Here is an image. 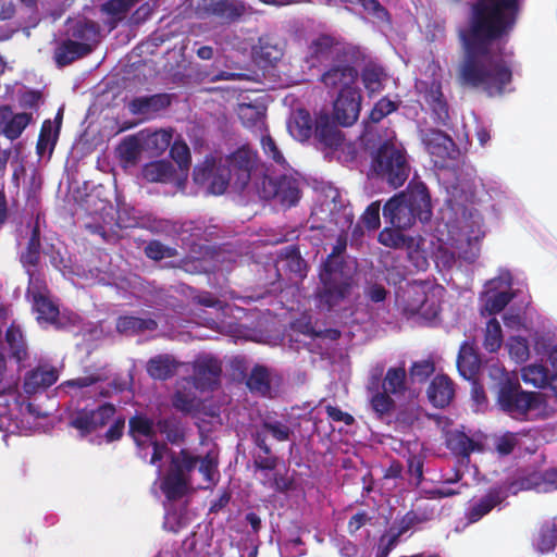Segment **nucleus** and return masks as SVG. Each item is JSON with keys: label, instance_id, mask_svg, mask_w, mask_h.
<instances>
[{"label": "nucleus", "instance_id": "ea45409f", "mask_svg": "<svg viewBox=\"0 0 557 557\" xmlns=\"http://www.w3.org/2000/svg\"><path fill=\"white\" fill-rule=\"evenodd\" d=\"M71 37L78 42L95 41L99 35V26L96 22L84 18L77 21L70 28Z\"/></svg>", "mask_w": 557, "mask_h": 557}, {"label": "nucleus", "instance_id": "9d476101", "mask_svg": "<svg viewBox=\"0 0 557 557\" xmlns=\"http://www.w3.org/2000/svg\"><path fill=\"white\" fill-rule=\"evenodd\" d=\"M115 412V406L111 403H104L96 409L85 407L71 414L69 425L75 429L79 436L84 438L107 425Z\"/></svg>", "mask_w": 557, "mask_h": 557}, {"label": "nucleus", "instance_id": "6e6d98bb", "mask_svg": "<svg viewBox=\"0 0 557 557\" xmlns=\"http://www.w3.org/2000/svg\"><path fill=\"white\" fill-rule=\"evenodd\" d=\"M424 458L421 455L410 454L407 458V472L413 478V485L418 487L423 481Z\"/></svg>", "mask_w": 557, "mask_h": 557}, {"label": "nucleus", "instance_id": "4c0bfd02", "mask_svg": "<svg viewBox=\"0 0 557 557\" xmlns=\"http://www.w3.org/2000/svg\"><path fill=\"white\" fill-rule=\"evenodd\" d=\"M156 426L161 434H164L168 442L178 444L185 440V430L182 421L176 416H169L159 419Z\"/></svg>", "mask_w": 557, "mask_h": 557}, {"label": "nucleus", "instance_id": "dca6fc26", "mask_svg": "<svg viewBox=\"0 0 557 557\" xmlns=\"http://www.w3.org/2000/svg\"><path fill=\"white\" fill-rule=\"evenodd\" d=\"M314 138L322 150L329 151L338 150L345 141L344 133L327 113H321L315 117Z\"/></svg>", "mask_w": 557, "mask_h": 557}, {"label": "nucleus", "instance_id": "3c124183", "mask_svg": "<svg viewBox=\"0 0 557 557\" xmlns=\"http://www.w3.org/2000/svg\"><path fill=\"white\" fill-rule=\"evenodd\" d=\"M522 379L525 383H531L541 387L547 381V370L542 364H530L522 370Z\"/></svg>", "mask_w": 557, "mask_h": 557}, {"label": "nucleus", "instance_id": "5fc2aeb1", "mask_svg": "<svg viewBox=\"0 0 557 557\" xmlns=\"http://www.w3.org/2000/svg\"><path fill=\"white\" fill-rule=\"evenodd\" d=\"M399 537L400 536L395 533V528H389V530L379 539L375 557H387L398 544Z\"/></svg>", "mask_w": 557, "mask_h": 557}, {"label": "nucleus", "instance_id": "72a5a7b5", "mask_svg": "<svg viewBox=\"0 0 557 557\" xmlns=\"http://www.w3.org/2000/svg\"><path fill=\"white\" fill-rule=\"evenodd\" d=\"M33 310L37 312V320L49 324H57L59 307L46 295L33 293Z\"/></svg>", "mask_w": 557, "mask_h": 557}, {"label": "nucleus", "instance_id": "a878e982", "mask_svg": "<svg viewBox=\"0 0 557 557\" xmlns=\"http://www.w3.org/2000/svg\"><path fill=\"white\" fill-rule=\"evenodd\" d=\"M59 379V373L55 368L38 367L25 376L24 391L28 394H35L52 386Z\"/></svg>", "mask_w": 557, "mask_h": 557}, {"label": "nucleus", "instance_id": "f257e3e1", "mask_svg": "<svg viewBox=\"0 0 557 557\" xmlns=\"http://www.w3.org/2000/svg\"><path fill=\"white\" fill-rule=\"evenodd\" d=\"M519 12L518 0H478L469 26L460 35L463 54L457 69L460 87L500 97L512 82V70L492 52L495 42H507Z\"/></svg>", "mask_w": 557, "mask_h": 557}, {"label": "nucleus", "instance_id": "6ab92c4d", "mask_svg": "<svg viewBox=\"0 0 557 557\" xmlns=\"http://www.w3.org/2000/svg\"><path fill=\"white\" fill-rule=\"evenodd\" d=\"M154 421L144 413H136L128 420V435L136 444L139 456L146 459L147 455H143V450L148 445V441L156 438Z\"/></svg>", "mask_w": 557, "mask_h": 557}, {"label": "nucleus", "instance_id": "7ed1b4c3", "mask_svg": "<svg viewBox=\"0 0 557 557\" xmlns=\"http://www.w3.org/2000/svg\"><path fill=\"white\" fill-rule=\"evenodd\" d=\"M383 216L393 227L410 228L417 219L430 221L432 216L431 197L423 182L411 181L407 189L393 196L383 207Z\"/></svg>", "mask_w": 557, "mask_h": 557}, {"label": "nucleus", "instance_id": "7c9ffc66", "mask_svg": "<svg viewBox=\"0 0 557 557\" xmlns=\"http://www.w3.org/2000/svg\"><path fill=\"white\" fill-rule=\"evenodd\" d=\"M289 134L299 141L308 140L313 132V123L309 111L298 109L288 122Z\"/></svg>", "mask_w": 557, "mask_h": 557}, {"label": "nucleus", "instance_id": "8fccbe9b", "mask_svg": "<svg viewBox=\"0 0 557 557\" xmlns=\"http://www.w3.org/2000/svg\"><path fill=\"white\" fill-rule=\"evenodd\" d=\"M145 253L149 259L160 261L165 258L175 257L177 251L175 248L163 245L159 240H150L145 247Z\"/></svg>", "mask_w": 557, "mask_h": 557}, {"label": "nucleus", "instance_id": "473e14b6", "mask_svg": "<svg viewBox=\"0 0 557 557\" xmlns=\"http://www.w3.org/2000/svg\"><path fill=\"white\" fill-rule=\"evenodd\" d=\"M386 77L384 67L375 63L366 64L361 71L362 84L369 96L383 90Z\"/></svg>", "mask_w": 557, "mask_h": 557}, {"label": "nucleus", "instance_id": "338daca9", "mask_svg": "<svg viewBox=\"0 0 557 557\" xmlns=\"http://www.w3.org/2000/svg\"><path fill=\"white\" fill-rule=\"evenodd\" d=\"M517 446V438L512 433H507L498 437L495 442V450L500 456L510 455Z\"/></svg>", "mask_w": 557, "mask_h": 557}, {"label": "nucleus", "instance_id": "9b49d317", "mask_svg": "<svg viewBox=\"0 0 557 557\" xmlns=\"http://www.w3.org/2000/svg\"><path fill=\"white\" fill-rule=\"evenodd\" d=\"M524 482H504L497 486L488 488L486 494L475 502L469 509L468 518L471 522H476L484 516L490 513L496 506L500 505L509 495L516 494L519 490L524 488Z\"/></svg>", "mask_w": 557, "mask_h": 557}, {"label": "nucleus", "instance_id": "37998d69", "mask_svg": "<svg viewBox=\"0 0 557 557\" xmlns=\"http://www.w3.org/2000/svg\"><path fill=\"white\" fill-rule=\"evenodd\" d=\"M257 58L263 66H273L283 55V51L276 45H271L268 40L260 39L257 50Z\"/></svg>", "mask_w": 557, "mask_h": 557}, {"label": "nucleus", "instance_id": "09e8293b", "mask_svg": "<svg viewBox=\"0 0 557 557\" xmlns=\"http://www.w3.org/2000/svg\"><path fill=\"white\" fill-rule=\"evenodd\" d=\"M261 147L264 154L270 158L273 162L282 168L288 166V163L276 145V141L273 139L271 135H264L261 138Z\"/></svg>", "mask_w": 557, "mask_h": 557}, {"label": "nucleus", "instance_id": "6e6552de", "mask_svg": "<svg viewBox=\"0 0 557 557\" xmlns=\"http://www.w3.org/2000/svg\"><path fill=\"white\" fill-rule=\"evenodd\" d=\"M260 196L265 200H274L281 207H295L302 195L301 182L293 174L264 176L261 182Z\"/></svg>", "mask_w": 557, "mask_h": 557}, {"label": "nucleus", "instance_id": "39448f33", "mask_svg": "<svg viewBox=\"0 0 557 557\" xmlns=\"http://www.w3.org/2000/svg\"><path fill=\"white\" fill-rule=\"evenodd\" d=\"M198 462L199 456L187 448L171 453L169 469L160 483V490L169 500H178L189 492L191 473Z\"/></svg>", "mask_w": 557, "mask_h": 557}, {"label": "nucleus", "instance_id": "0e129e2a", "mask_svg": "<svg viewBox=\"0 0 557 557\" xmlns=\"http://www.w3.org/2000/svg\"><path fill=\"white\" fill-rule=\"evenodd\" d=\"M252 460L255 470L261 472L274 471L280 462V458L277 456L252 455Z\"/></svg>", "mask_w": 557, "mask_h": 557}, {"label": "nucleus", "instance_id": "052dcab7", "mask_svg": "<svg viewBox=\"0 0 557 557\" xmlns=\"http://www.w3.org/2000/svg\"><path fill=\"white\" fill-rule=\"evenodd\" d=\"M435 371V364L432 360H420L412 363L410 367L411 376L416 377L419 382H424Z\"/></svg>", "mask_w": 557, "mask_h": 557}, {"label": "nucleus", "instance_id": "a19ab883", "mask_svg": "<svg viewBox=\"0 0 557 557\" xmlns=\"http://www.w3.org/2000/svg\"><path fill=\"white\" fill-rule=\"evenodd\" d=\"M242 124L247 128H261L264 125V111L250 103H242L237 110Z\"/></svg>", "mask_w": 557, "mask_h": 557}, {"label": "nucleus", "instance_id": "a18cd8bd", "mask_svg": "<svg viewBox=\"0 0 557 557\" xmlns=\"http://www.w3.org/2000/svg\"><path fill=\"white\" fill-rule=\"evenodd\" d=\"M400 231L401 230L395 227L383 228L377 237L379 243L395 249L405 247L409 242H411V238L405 236Z\"/></svg>", "mask_w": 557, "mask_h": 557}, {"label": "nucleus", "instance_id": "b1692460", "mask_svg": "<svg viewBox=\"0 0 557 557\" xmlns=\"http://www.w3.org/2000/svg\"><path fill=\"white\" fill-rule=\"evenodd\" d=\"M424 143L429 153L438 158L443 163L451 158L455 152V143L445 132L440 129H431L426 133Z\"/></svg>", "mask_w": 557, "mask_h": 557}, {"label": "nucleus", "instance_id": "1a4fd4ad", "mask_svg": "<svg viewBox=\"0 0 557 557\" xmlns=\"http://www.w3.org/2000/svg\"><path fill=\"white\" fill-rule=\"evenodd\" d=\"M233 176L231 170L220 159L207 157L202 163L197 164L193 172V180L197 185H208L212 195H222L226 191Z\"/></svg>", "mask_w": 557, "mask_h": 557}, {"label": "nucleus", "instance_id": "bb28decb", "mask_svg": "<svg viewBox=\"0 0 557 557\" xmlns=\"http://www.w3.org/2000/svg\"><path fill=\"white\" fill-rule=\"evenodd\" d=\"M41 253L40 228L38 222L32 228L30 237L27 242L25 250L21 253L20 261L26 269V272L32 281L34 272L30 268L38 265Z\"/></svg>", "mask_w": 557, "mask_h": 557}, {"label": "nucleus", "instance_id": "f3484780", "mask_svg": "<svg viewBox=\"0 0 557 557\" xmlns=\"http://www.w3.org/2000/svg\"><path fill=\"white\" fill-rule=\"evenodd\" d=\"M382 374L383 368L375 369L368 383V391L372 394L370 398V406L380 419L385 416H389L396 408V403L392 398L393 395L380 388Z\"/></svg>", "mask_w": 557, "mask_h": 557}, {"label": "nucleus", "instance_id": "20e7f679", "mask_svg": "<svg viewBox=\"0 0 557 557\" xmlns=\"http://www.w3.org/2000/svg\"><path fill=\"white\" fill-rule=\"evenodd\" d=\"M370 170L393 188L403 186L410 173L406 151L391 140H385L372 153Z\"/></svg>", "mask_w": 557, "mask_h": 557}, {"label": "nucleus", "instance_id": "e433bc0d", "mask_svg": "<svg viewBox=\"0 0 557 557\" xmlns=\"http://www.w3.org/2000/svg\"><path fill=\"white\" fill-rule=\"evenodd\" d=\"M5 342L10 349V356L17 362L27 359V346L22 330L15 323H12L5 331Z\"/></svg>", "mask_w": 557, "mask_h": 557}, {"label": "nucleus", "instance_id": "a211bd4d", "mask_svg": "<svg viewBox=\"0 0 557 557\" xmlns=\"http://www.w3.org/2000/svg\"><path fill=\"white\" fill-rule=\"evenodd\" d=\"M423 99L432 111L433 120L441 125H447L449 116V106L442 91L441 82L433 79L431 83H425Z\"/></svg>", "mask_w": 557, "mask_h": 557}, {"label": "nucleus", "instance_id": "c03bdc74", "mask_svg": "<svg viewBox=\"0 0 557 557\" xmlns=\"http://www.w3.org/2000/svg\"><path fill=\"white\" fill-rule=\"evenodd\" d=\"M284 258L288 270L299 277L307 275V263L300 255V250L297 246L292 245L284 249Z\"/></svg>", "mask_w": 557, "mask_h": 557}, {"label": "nucleus", "instance_id": "c756f323", "mask_svg": "<svg viewBox=\"0 0 557 557\" xmlns=\"http://www.w3.org/2000/svg\"><path fill=\"white\" fill-rule=\"evenodd\" d=\"M178 363L170 355H158L147 362V373L153 380L165 381L172 377Z\"/></svg>", "mask_w": 557, "mask_h": 557}, {"label": "nucleus", "instance_id": "f704fd0d", "mask_svg": "<svg viewBox=\"0 0 557 557\" xmlns=\"http://www.w3.org/2000/svg\"><path fill=\"white\" fill-rule=\"evenodd\" d=\"M158 323L151 318L123 315L116 320V331L122 334H138L144 331H154Z\"/></svg>", "mask_w": 557, "mask_h": 557}, {"label": "nucleus", "instance_id": "412c9836", "mask_svg": "<svg viewBox=\"0 0 557 557\" xmlns=\"http://www.w3.org/2000/svg\"><path fill=\"white\" fill-rule=\"evenodd\" d=\"M247 8L242 0H212L207 7V12L216 17L222 24L238 22Z\"/></svg>", "mask_w": 557, "mask_h": 557}, {"label": "nucleus", "instance_id": "393cba45", "mask_svg": "<svg viewBox=\"0 0 557 557\" xmlns=\"http://www.w3.org/2000/svg\"><path fill=\"white\" fill-rule=\"evenodd\" d=\"M0 113L3 120L10 117L2 128V134L10 140L17 139L33 121V113L21 112L13 114L10 106H2Z\"/></svg>", "mask_w": 557, "mask_h": 557}, {"label": "nucleus", "instance_id": "5701e85b", "mask_svg": "<svg viewBox=\"0 0 557 557\" xmlns=\"http://www.w3.org/2000/svg\"><path fill=\"white\" fill-rule=\"evenodd\" d=\"M171 106V97L168 94L135 97L128 103V110L134 115H152Z\"/></svg>", "mask_w": 557, "mask_h": 557}, {"label": "nucleus", "instance_id": "f8f14e48", "mask_svg": "<svg viewBox=\"0 0 557 557\" xmlns=\"http://www.w3.org/2000/svg\"><path fill=\"white\" fill-rule=\"evenodd\" d=\"M258 153L249 146H242L231 153L224 161L231 170L235 185L245 188L251 178V173L257 166Z\"/></svg>", "mask_w": 557, "mask_h": 557}, {"label": "nucleus", "instance_id": "864d4df0", "mask_svg": "<svg viewBox=\"0 0 557 557\" xmlns=\"http://www.w3.org/2000/svg\"><path fill=\"white\" fill-rule=\"evenodd\" d=\"M120 157L129 163H134L140 154L139 140L135 136L125 138L119 146Z\"/></svg>", "mask_w": 557, "mask_h": 557}, {"label": "nucleus", "instance_id": "69168bd1", "mask_svg": "<svg viewBox=\"0 0 557 557\" xmlns=\"http://www.w3.org/2000/svg\"><path fill=\"white\" fill-rule=\"evenodd\" d=\"M41 100L39 90H26L18 97V106L23 110H37Z\"/></svg>", "mask_w": 557, "mask_h": 557}, {"label": "nucleus", "instance_id": "774afa93", "mask_svg": "<svg viewBox=\"0 0 557 557\" xmlns=\"http://www.w3.org/2000/svg\"><path fill=\"white\" fill-rule=\"evenodd\" d=\"M172 405L184 413H190L196 409L195 399L182 392L174 394Z\"/></svg>", "mask_w": 557, "mask_h": 557}, {"label": "nucleus", "instance_id": "2f4dec72", "mask_svg": "<svg viewBox=\"0 0 557 557\" xmlns=\"http://www.w3.org/2000/svg\"><path fill=\"white\" fill-rule=\"evenodd\" d=\"M380 388L394 396H403L407 391L406 369L404 367L388 368L384 377H381Z\"/></svg>", "mask_w": 557, "mask_h": 557}, {"label": "nucleus", "instance_id": "13d9d810", "mask_svg": "<svg viewBox=\"0 0 557 557\" xmlns=\"http://www.w3.org/2000/svg\"><path fill=\"white\" fill-rule=\"evenodd\" d=\"M512 295L508 292H498L490 296L485 301V310L490 314H496L505 309L511 301Z\"/></svg>", "mask_w": 557, "mask_h": 557}, {"label": "nucleus", "instance_id": "4d7b16f0", "mask_svg": "<svg viewBox=\"0 0 557 557\" xmlns=\"http://www.w3.org/2000/svg\"><path fill=\"white\" fill-rule=\"evenodd\" d=\"M170 156L180 169H187L190 164V150L184 141H174L170 149Z\"/></svg>", "mask_w": 557, "mask_h": 557}, {"label": "nucleus", "instance_id": "c9c22d12", "mask_svg": "<svg viewBox=\"0 0 557 557\" xmlns=\"http://www.w3.org/2000/svg\"><path fill=\"white\" fill-rule=\"evenodd\" d=\"M141 173L149 183H168L173 178L175 170L170 161L158 160L147 163Z\"/></svg>", "mask_w": 557, "mask_h": 557}, {"label": "nucleus", "instance_id": "e2e57ef3", "mask_svg": "<svg viewBox=\"0 0 557 557\" xmlns=\"http://www.w3.org/2000/svg\"><path fill=\"white\" fill-rule=\"evenodd\" d=\"M198 465V470L203 478L208 482H212L218 468V460L211 454H207L205 457H199Z\"/></svg>", "mask_w": 557, "mask_h": 557}, {"label": "nucleus", "instance_id": "4468645a", "mask_svg": "<svg viewBox=\"0 0 557 557\" xmlns=\"http://www.w3.org/2000/svg\"><path fill=\"white\" fill-rule=\"evenodd\" d=\"M362 96L359 88L337 94L333 103V117L342 126H351L358 120Z\"/></svg>", "mask_w": 557, "mask_h": 557}, {"label": "nucleus", "instance_id": "4be33fe9", "mask_svg": "<svg viewBox=\"0 0 557 557\" xmlns=\"http://www.w3.org/2000/svg\"><path fill=\"white\" fill-rule=\"evenodd\" d=\"M92 47L87 42H78L71 38L62 40L54 49L53 59L58 67H64L74 61L88 55Z\"/></svg>", "mask_w": 557, "mask_h": 557}, {"label": "nucleus", "instance_id": "c85d7f7f", "mask_svg": "<svg viewBox=\"0 0 557 557\" xmlns=\"http://www.w3.org/2000/svg\"><path fill=\"white\" fill-rule=\"evenodd\" d=\"M481 360L474 349L467 343H462L457 357V369L466 380H473L479 374Z\"/></svg>", "mask_w": 557, "mask_h": 557}, {"label": "nucleus", "instance_id": "cd10ccee", "mask_svg": "<svg viewBox=\"0 0 557 557\" xmlns=\"http://www.w3.org/2000/svg\"><path fill=\"white\" fill-rule=\"evenodd\" d=\"M445 445L453 455L462 458H469L471 453L480 449L479 443L465 432L458 430L447 432Z\"/></svg>", "mask_w": 557, "mask_h": 557}, {"label": "nucleus", "instance_id": "79ce46f5", "mask_svg": "<svg viewBox=\"0 0 557 557\" xmlns=\"http://www.w3.org/2000/svg\"><path fill=\"white\" fill-rule=\"evenodd\" d=\"M503 345V331L496 318L487 321L484 332L483 346L488 352H496Z\"/></svg>", "mask_w": 557, "mask_h": 557}, {"label": "nucleus", "instance_id": "680f3d73", "mask_svg": "<svg viewBox=\"0 0 557 557\" xmlns=\"http://www.w3.org/2000/svg\"><path fill=\"white\" fill-rule=\"evenodd\" d=\"M362 223L368 230H376L380 226V203H370L361 216Z\"/></svg>", "mask_w": 557, "mask_h": 557}, {"label": "nucleus", "instance_id": "ddd939ff", "mask_svg": "<svg viewBox=\"0 0 557 557\" xmlns=\"http://www.w3.org/2000/svg\"><path fill=\"white\" fill-rule=\"evenodd\" d=\"M357 61H337L321 75V83L329 89L343 91L356 89L358 70L355 66Z\"/></svg>", "mask_w": 557, "mask_h": 557}, {"label": "nucleus", "instance_id": "2eb2a0df", "mask_svg": "<svg viewBox=\"0 0 557 557\" xmlns=\"http://www.w3.org/2000/svg\"><path fill=\"white\" fill-rule=\"evenodd\" d=\"M194 385L197 389L213 391L222 373L221 361L212 356L198 357L193 363Z\"/></svg>", "mask_w": 557, "mask_h": 557}, {"label": "nucleus", "instance_id": "de8ad7c7", "mask_svg": "<svg viewBox=\"0 0 557 557\" xmlns=\"http://www.w3.org/2000/svg\"><path fill=\"white\" fill-rule=\"evenodd\" d=\"M398 108V102L392 101L387 97H383L374 104L370 111L369 119L373 123H379L391 113L397 111Z\"/></svg>", "mask_w": 557, "mask_h": 557}, {"label": "nucleus", "instance_id": "49530a36", "mask_svg": "<svg viewBox=\"0 0 557 557\" xmlns=\"http://www.w3.org/2000/svg\"><path fill=\"white\" fill-rule=\"evenodd\" d=\"M247 386L251 391H258L265 394L270 391V379L267 368L256 366L247 380Z\"/></svg>", "mask_w": 557, "mask_h": 557}, {"label": "nucleus", "instance_id": "423d86ee", "mask_svg": "<svg viewBox=\"0 0 557 557\" xmlns=\"http://www.w3.org/2000/svg\"><path fill=\"white\" fill-rule=\"evenodd\" d=\"M361 55L359 47L345 41L339 36L319 34L308 45L306 61L315 66L327 62L358 61Z\"/></svg>", "mask_w": 557, "mask_h": 557}, {"label": "nucleus", "instance_id": "603ef678", "mask_svg": "<svg viewBox=\"0 0 557 557\" xmlns=\"http://www.w3.org/2000/svg\"><path fill=\"white\" fill-rule=\"evenodd\" d=\"M261 429L272 435L278 442H285L290 438L293 434L292 429L285 423L275 420V421H262Z\"/></svg>", "mask_w": 557, "mask_h": 557}, {"label": "nucleus", "instance_id": "aec40b11", "mask_svg": "<svg viewBox=\"0 0 557 557\" xmlns=\"http://www.w3.org/2000/svg\"><path fill=\"white\" fill-rule=\"evenodd\" d=\"M455 383L446 374H437L431 381L426 395L435 408L448 407L455 398Z\"/></svg>", "mask_w": 557, "mask_h": 557}, {"label": "nucleus", "instance_id": "0eeeda50", "mask_svg": "<svg viewBox=\"0 0 557 557\" xmlns=\"http://www.w3.org/2000/svg\"><path fill=\"white\" fill-rule=\"evenodd\" d=\"M497 404L511 418L524 420L529 411L540 407L541 401L539 393L525 392L519 382L507 380L500 384Z\"/></svg>", "mask_w": 557, "mask_h": 557}, {"label": "nucleus", "instance_id": "bf43d9fd", "mask_svg": "<svg viewBox=\"0 0 557 557\" xmlns=\"http://www.w3.org/2000/svg\"><path fill=\"white\" fill-rule=\"evenodd\" d=\"M508 349L510 356L517 361H525L529 358L528 341L523 337H511L508 343Z\"/></svg>", "mask_w": 557, "mask_h": 557}, {"label": "nucleus", "instance_id": "58836bf2", "mask_svg": "<svg viewBox=\"0 0 557 557\" xmlns=\"http://www.w3.org/2000/svg\"><path fill=\"white\" fill-rule=\"evenodd\" d=\"M58 131L53 129V123L45 120L41 124L40 132L36 144V153L41 158L47 151L52 153L59 138Z\"/></svg>", "mask_w": 557, "mask_h": 557}, {"label": "nucleus", "instance_id": "f03ea898", "mask_svg": "<svg viewBox=\"0 0 557 557\" xmlns=\"http://www.w3.org/2000/svg\"><path fill=\"white\" fill-rule=\"evenodd\" d=\"M347 247L346 236L339 235L332 251L322 263L319 278L322 287L318 292L319 302L331 310L346 299L354 285V276L343 258Z\"/></svg>", "mask_w": 557, "mask_h": 557}]
</instances>
